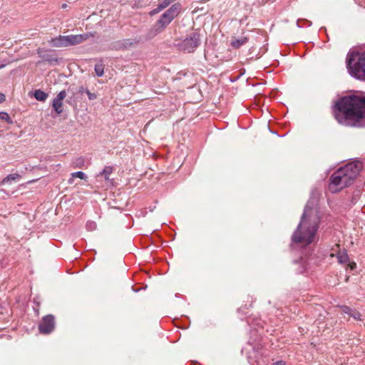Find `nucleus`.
<instances>
[{"label":"nucleus","mask_w":365,"mask_h":365,"mask_svg":"<svg viewBox=\"0 0 365 365\" xmlns=\"http://www.w3.org/2000/svg\"><path fill=\"white\" fill-rule=\"evenodd\" d=\"M66 97V91L63 90L53 99L51 106L57 115L63 113V101Z\"/></svg>","instance_id":"10"},{"label":"nucleus","mask_w":365,"mask_h":365,"mask_svg":"<svg viewBox=\"0 0 365 365\" xmlns=\"http://www.w3.org/2000/svg\"><path fill=\"white\" fill-rule=\"evenodd\" d=\"M139 41L136 38H125L113 42L111 48L115 51H124L138 44Z\"/></svg>","instance_id":"9"},{"label":"nucleus","mask_w":365,"mask_h":365,"mask_svg":"<svg viewBox=\"0 0 365 365\" xmlns=\"http://www.w3.org/2000/svg\"><path fill=\"white\" fill-rule=\"evenodd\" d=\"M182 5L176 3L167 9L153 25L146 35L147 39H151L161 33L180 13Z\"/></svg>","instance_id":"4"},{"label":"nucleus","mask_w":365,"mask_h":365,"mask_svg":"<svg viewBox=\"0 0 365 365\" xmlns=\"http://www.w3.org/2000/svg\"><path fill=\"white\" fill-rule=\"evenodd\" d=\"M73 178H78L81 180H86L87 178L86 175L82 171H77L71 174Z\"/></svg>","instance_id":"21"},{"label":"nucleus","mask_w":365,"mask_h":365,"mask_svg":"<svg viewBox=\"0 0 365 365\" xmlns=\"http://www.w3.org/2000/svg\"><path fill=\"white\" fill-rule=\"evenodd\" d=\"M48 42L51 47H65V36L59 35L51 38Z\"/></svg>","instance_id":"13"},{"label":"nucleus","mask_w":365,"mask_h":365,"mask_svg":"<svg viewBox=\"0 0 365 365\" xmlns=\"http://www.w3.org/2000/svg\"><path fill=\"white\" fill-rule=\"evenodd\" d=\"M273 365H285V362L282 361H279L274 363Z\"/></svg>","instance_id":"27"},{"label":"nucleus","mask_w":365,"mask_h":365,"mask_svg":"<svg viewBox=\"0 0 365 365\" xmlns=\"http://www.w3.org/2000/svg\"><path fill=\"white\" fill-rule=\"evenodd\" d=\"M361 168L362 164L360 162H351L339 168L329 178V190L335 193L351 185L359 175Z\"/></svg>","instance_id":"3"},{"label":"nucleus","mask_w":365,"mask_h":365,"mask_svg":"<svg viewBox=\"0 0 365 365\" xmlns=\"http://www.w3.org/2000/svg\"><path fill=\"white\" fill-rule=\"evenodd\" d=\"M76 167L81 168L84 164V159L82 157H79L75 159L73 162Z\"/></svg>","instance_id":"23"},{"label":"nucleus","mask_w":365,"mask_h":365,"mask_svg":"<svg viewBox=\"0 0 365 365\" xmlns=\"http://www.w3.org/2000/svg\"><path fill=\"white\" fill-rule=\"evenodd\" d=\"M43 48H38L37 53L38 56L42 58L43 61L49 63L50 64H58L59 61L58 58L53 54L44 53Z\"/></svg>","instance_id":"11"},{"label":"nucleus","mask_w":365,"mask_h":365,"mask_svg":"<svg viewBox=\"0 0 365 365\" xmlns=\"http://www.w3.org/2000/svg\"><path fill=\"white\" fill-rule=\"evenodd\" d=\"M91 36L89 33L65 36V47L76 46L86 41Z\"/></svg>","instance_id":"8"},{"label":"nucleus","mask_w":365,"mask_h":365,"mask_svg":"<svg viewBox=\"0 0 365 365\" xmlns=\"http://www.w3.org/2000/svg\"><path fill=\"white\" fill-rule=\"evenodd\" d=\"M248 41L247 37H241L240 38L232 41L231 46L235 48H238L241 46L245 44Z\"/></svg>","instance_id":"16"},{"label":"nucleus","mask_w":365,"mask_h":365,"mask_svg":"<svg viewBox=\"0 0 365 365\" xmlns=\"http://www.w3.org/2000/svg\"><path fill=\"white\" fill-rule=\"evenodd\" d=\"M312 23L307 20H298L297 21V25L299 28H302L304 26H310Z\"/></svg>","instance_id":"22"},{"label":"nucleus","mask_w":365,"mask_h":365,"mask_svg":"<svg viewBox=\"0 0 365 365\" xmlns=\"http://www.w3.org/2000/svg\"><path fill=\"white\" fill-rule=\"evenodd\" d=\"M0 119L7 121L9 123H11V118L6 112H4V111L0 112Z\"/></svg>","instance_id":"24"},{"label":"nucleus","mask_w":365,"mask_h":365,"mask_svg":"<svg viewBox=\"0 0 365 365\" xmlns=\"http://www.w3.org/2000/svg\"><path fill=\"white\" fill-rule=\"evenodd\" d=\"M85 93L87 94L89 100H95L97 98V96L94 93H91L88 89H86Z\"/></svg>","instance_id":"25"},{"label":"nucleus","mask_w":365,"mask_h":365,"mask_svg":"<svg viewBox=\"0 0 365 365\" xmlns=\"http://www.w3.org/2000/svg\"><path fill=\"white\" fill-rule=\"evenodd\" d=\"M6 100V96L4 93H0V103L4 102Z\"/></svg>","instance_id":"26"},{"label":"nucleus","mask_w":365,"mask_h":365,"mask_svg":"<svg viewBox=\"0 0 365 365\" xmlns=\"http://www.w3.org/2000/svg\"><path fill=\"white\" fill-rule=\"evenodd\" d=\"M333 115L341 125L365 128V96L347 95L339 98L333 106Z\"/></svg>","instance_id":"1"},{"label":"nucleus","mask_w":365,"mask_h":365,"mask_svg":"<svg viewBox=\"0 0 365 365\" xmlns=\"http://www.w3.org/2000/svg\"><path fill=\"white\" fill-rule=\"evenodd\" d=\"M21 178V175L19 173L9 174L6 176L1 181V184H6L11 181L19 180Z\"/></svg>","instance_id":"15"},{"label":"nucleus","mask_w":365,"mask_h":365,"mask_svg":"<svg viewBox=\"0 0 365 365\" xmlns=\"http://www.w3.org/2000/svg\"><path fill=\"white\" fill-rule=\"evenodd\" d=\"M95 72L97 76L101 77L104 74V67L102 64H96L95 66Z\"/></svg>","instance_id":"19"},{"label":"nucleus","mask_w":365,"mask_h":365,"mask_svg":"<svg viewBox=\"0 0 365 365\" xmlns=\"http://www.w3.org/2000/svg\"><path fill=\"white\" fill-rule=\"evenodd\" d=\"M113 172V168L111 166H106L103 170L100 172L98 176H103L106 180L109 179V175Z\"/></svg>","instance_id":"17"},{"label":"nucleus","mask_w":365,"mask_h":365,"mask_svg":"<svg viewBox=\"0 0 365 365\" xmlns=\"http://www.w3.org/2000/svg\"><path fill=\"white\" fill-rule=\"evenodd\" d=\"M350 267H351V269H354V267H356V264L354 263L353 264H351Z\"/></svg>","instance_id":"30"},{"label":"nucleus","mask_w":365,"mask_h":365,"mask_svg":"<svg viewBox=\"0 0 365 365\" xmlns=\"http://www.w3.org/2000/svg\"><path fill=\"white\" fill-rule=\"evenodd\" d=\"M4 64L0 65V68H4Z\"/></svg>","instance_id":"31"},{"label":"nucleus","mask_w":365,"mask_h":365,"mask_svg":"<svg viewBox=\"0 0 365 365\" xmlns=\"http://www.w3.org/2000/svg\"><path fill=\"white\" fill-rule=\"evenodd\" d=\"M86 228L88 231H93L97 228V224L94 221L89 220L86 224Z\"/></svg>","instance_id":"20"},{"label":"nucleus","mask_w":365,"mask_h":365,"mask_svg":"<svg viewBox=\"0 0 365 365\" xmlns=\"http://www.w3.org/2000/svg\"><path fill=\"white\" fill-rule=\"evenodd\" d=\"M61 7H62L63 9H66V8L67 7V4H62Z\"/></svg>","instance_id":"29"},{"label":"nucleus","mask_w":365,"mask_h":365,"mask_svg":"<svg viewBox=\"0 0 365 365\" xmlns=\"http://www.w3.org/2000/svg\"><path fill=\"white\" fill-rule=\"evenodd\" d=\"M346 68L350 76L365 82V51H350L346 56Z\"/></svg>","instance_id":"5"},{"label":"nucleus","mask_w":365,"mask_h":365,"mask_svg":"<svg viewBox=\"0 0 365 365\" xmlns=\"http://www.w3.org/2000/svg\"><path fill=\"white\" fill-rule=\"evenodd\" d=\"M56 326L55 317L52 314H48L42 318L41 323L38 324V330L41 334H48L51 333Z\"/></svg>","instance_id":"7"},{"label":"nucleus","mask_w":365,"mask_h":365,"mask_svg":"<svg viewBox=\"0 0 365 365\" xmlns=\"http://www.w3.org/2000/svg\"><path fill=\"white\" fill-rule=\"evenodd\" d=\"M34 96L38 101H45L48 94L41 89H38L34 91Z\"/></svg>","instance_id":"14"},{"label":"nucleus","mask_w":365,"mask_h":365,"mask_svg":"<svg viewBox=\"0 0 365 365\" xmlns=\"http://www.w3.org/2000/svg\"><path fill=\"white\" fill-rule=\"evenodd\" d=\"M201 40L197 32H192L176 46L179 50L187 53L193 52L200 44Z\"/></svg>","instance_id":"6"},{"label":"nucleus","mask_w":365,"mask_h":365,"mask_svg":"<svg viewBox=\"0 0 365 365\" xmlns=\"http://www.w3.org/2000/svg\"><path fill=\"white\" fill-rule=\"evenodd\" d=\"M342 312L349 315V317L354 318L357 321H362V316L359 312L356 309H353L348 306H342L341 307Z\"/></svg>","instance_id":"12"},{"label":"nucleus","mask_w":365,"mask_h":365,"mask_svg":"<svg viewBox=\"0 0 365 365\" xmlns=\"http://www.w3.org/2000/svg\"><path fill=\"white\" fill-rule=\"evenodd\" d=\"M86 89L83 88V87H81L80 89H79V92H85Z\"/></svg>","instance_id":"28"},{"label":"nucleus","mask_w":365,"mask_h":365,"mask_svg":"<svg viewBox=\"0 0 365 365\" xmlns=\"http://www.w3.org/2000/svg\"><path fill=\"white\" fill-rule=\"evenodd\" d=\"M338 262L341 264H344L349 261V256L346 252L339 253L336 255Z\"/></svg>","instance_id":"18"},{"label":"nucleus","mask_w":365,"mask_h":365,"mask_svg":"<svg viewBox=\"0 0 365 365\" xmlns=\"http://www.w3.org/2000/svg\"><path fill=\"white\" fill-rule=\"evenodd\" d=\"M321 221L319 212L310 207L309 203L305 206L301 220L292 236L294 243H302L309 245L314 242Z\"/></svg>","instance_id":"2"}]
</instances>
